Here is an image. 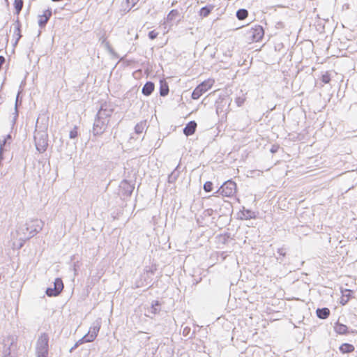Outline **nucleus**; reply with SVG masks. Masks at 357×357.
Returning <instances> with one entry per match:
<instances>
[{"label":"nucleus","mask_w":357,"mask_h":357,"mask_svg":"<svg viewBox=\"0 0 357 357\" xmlns=\"http://www.w3.org/2000/svg\"><path fill=\"white\" fill-rule=\"evenodd\" d=\"M34 142L36 150L39 153H44L48 146L47 125H39L38 120L36 122L34 132Z\"/></svg>","instance_id":"nucleus-1"},{"label":"nucleus","mask_w":357,"mask_h":357,"mask_svg":"<svg viewBox=\"0 0 357 357\" xmlns=\"http://www.w3.org/2000/svg\"><path fill=\"white\" fill-rule=\"evenodd\" d=\"M101 319H98L95 321L93 322L92 325L91 326L89 332L87 334H86L84 337H82L75 344V346H77L78 344L87 343V342H93L96 337H97L99 331L101 327Z\"/></svg>","instance_id":"nucleus-2"},{"label":"nucleus","mask_w":357,"mask_h":357,"mask_svg":"<svg viewBox=\"0 0 357 357\" xmlns=\"http://www.w3.org/2000/svg\"><path fill=\"white\" fill-rule=\"evenodd\" d=\"M29 225L26 223L21 224L17 227V229L15 231V233H12L13 238L18 239L20 243L19 244V248H22L24 243V242L32 238V235L29 231Z\"/></svg>","instance_id":"nucleus-3"},{"label":"nucleus","mask_w":357,"mask_h":357,"mask_svg":"<svg viewBox=\"0 0 357 357\" xmlns=\"http://www.w3.org/2000/svg\"><path fill=\"white\" fill-rule=\"evenodd\" d=\"M49 337L43 333L38 339L36 347V357H47Z\"/></svg>","instance_id":"nucleus-4"},{"label":"nucleus","mask_w":357,"mask_h":357,"mask_svg":"<svg viewBox=\"0 0 357 357\" xmlns=\"http://www.w3.org/2000/svg\"><path fill=\"white\" fill-rule=\"evenodd\" d=\"M214 84V80L211 79H206L199 84L192 91V98L197 100L203 93L210 89Z\"/></svg>","instance_id":"nucleus-5"},{"label":"nucleus","mask_w":357,"mask_h":357,"mask_svg":"<svg viewBox=\"0 0 357 357\" xmlns=\"http://www.w3.org/2000/svg\"><path fill=\"white\" fill-rule=\"evenodd\" d=\"M236 192V184L231 180L225 181L215 193H219L223 197H231Z\"/></svg>","instance_id":"nucleus-6"},{"label":"nucleus","mask_w":357,"mask_h":357,"mask_svg":"<svg viewBox=\"0 0 357 357\" xmlns=\"http://www.w3.org/2000/svg\"><path fill=\"white\" fill-rule=\"evenodd\" d=\"M109 120H105L96 116L95 119L92 132L94 136H100L106 130Z\"/></svg>","instance_id":"nucleus-7"},{"label":"nucleus","mask_w":357,"mask_h":357,"mask_svg":"<svg viewBox=\"0 0 357 357\" xmlns=\"http://www.w3.org/2000/svg\"><path fill=\"white\" fill-rule=\"evenodd\" d=\"M264 33V29L262 26L259 25L251 28L247 32L248 38L252 42H258L259 40H260L262 38Z\"/></svg>","instance_id":"nucleus-8"},{"label":"nucleus","mask_w":357,"mask_h":357,"mask_svg":"<svg viewBox=\"0 0 357 357\" xmlns=\"http://www.w3.org/2000/svg\"><path fill=\"white\" fill-rule=\"evenodd\" d=\"M26 224L29 225V231L32 237L39 233L44 226V222L38 219L29 220Z\"/></svg>","instance_id":"nucleus-9"},{"label":"nucleus","mask_w":357,"mask_h":357,"mask_svg":"<svg viewBox=\"0 0 357 357\" xmlns=\"http://www.w3.org/2000/svg\"><path fill=\"white\" fill-rule=\"evenodd\" d=\"M113 111L114 109L110 104L104 103L101 105L96 116L98 118H102L105 120H109V118L111 116Z\"/></svg>","instance_id":"nucleus-10"},{"label":"nucleus","mask_w":357,"mask_h":357,"mask_svg":"<svg viewBox=\"0 0 357 357\" xmlns=\"http://www.w3.org/2000/svg\"><path fill=\"white\" fill-rule=\"evenodd\" d=\"M120 189L123 195L130 196L133 191L134 187L127 181H123L121 183Z\"/></svg>","instance_id":"nucleus-11"},{"label":"nucleus","mask_w":357,"mask_h":357,"mask_svg":"<svg viewBox=\"0 0 357 357\" xmlns=\"http://www.w3.org/2000/svg\"><path fill=\"white\" fill-rule=\"evenodd\" d=\"M197 128V123L195 121H190L184 128L183 133L186 136L192 135L195 133Z\"/></svg>","instance_id":"nucleus-12"},{"label":"nucleus","mask_w":357,"mask_h":357,"mask_svg":"<svg viewBox=\"0 0 357 357\" xmlns=\"http://www.w3.org/2000/svg\"><path fill=\"white\" fill-rule=\"evenodd\" d=\"M13 37L15 38V41L14 43V45H16L18 43L19 40L22 37V35L20 33V24L18 21H16L15 23L13 24Z\"/></svg>","instance_id":"nucleus-13"},{"label":"nucleus","mask_w":357,"mask_h":357,"mask_svg":"<svg viewBox=\"0 0 357 357\" xmlns=\"http://www.w3.org/2000/svg\"><path fill=\"white\" fill-rule=\"evenodd\" d=\"M154 90V84L151 82H147L143 86L142 92L144 96H150Z\"/></svg>","instance_id":"nucleus-14"},{"label":"nucleus","mask_w":357,"mask_h":357,"mask_svg":"<svg viewBox=\"0 0 357 357\" xmlns=\"http://www.w3.org/2000/svg\"><path fill=\"white\" fill-rule=\"evenodd\" d=\"M227 105V101L225 99H220L215 102V109L218 114L224 112V107Z\"/></svg>","instance_id":"nucleus-15"},{"label":"nucleus","mask_w":357,"mask_h":357,"mask_svg":"<svg viewBox=\"0 0 357 357\" xmlns=\"http://www.w3.org/2000/svg\"><path fill=\"white\" fill-rule=\"evenodd\" d=\"M330 314V310L327 307L317 310V315L320 319H326Z\"/></svg>","instance_id":"nucleus-16"},{"label":"nucleus","mask_w":357,"mask_h":357,"mask_svg":"<svg viewBox=\"0 0 357 357\" xmlns=\"http://www.w3.org/2000/svg\"><path fill=\"white\" fill-rule=\"evenodd\" d=\"M160 304L158 301H154L151 304V306L148 309V313L152 314L153 315L157 314L160 311Z\"/></svg>","instance_id":"nucleus-17"},{"label":"nucleus","mask_w":357,"mask_h":357,"mask_svg":"<svg viewBox=\"0 0 357 357\" xmlns=\"http://www.w3.org/2000/svg\"><path fill=\"white\" fill-rule=\"evenodd\" d=\"M340 350L344 354L350 353L354 350V347L348 343H344L340 347Z\"/></svg>","instance_id":"nucleus-18"},{"label":"nucleus","mask_w":357,"mask_h":357,"mask_svg":"<svg viewBox=\"0 0 357 357\" xmlns=\"http://www.w3.org/2000/svg\"><path fill=\"white\" fill-rule=\"evenodd\" d=\"M54 288H55L56 293L60 294L63 289V283L61 278H56L54 282Z\"/></svg>","instance_id":"nucleus-19"},{"label":"nucleus","mask_w":357,"mask_h":357,"mask_svg":"<svg viewBox=\"0 0 357 357\" xmlns=\"http://www.w3.org/2000/svg\"><path fill=\"white\" fill-rule=\"evenodd\" d=\"M347 326L342 324H336L335 326V331L339 334H345L347 332Z\"/></svg>","instance_id":"nucleus-20"},{"label":"nucleus","mask_w":357,"mask_h":357,"mask_svg":"<svg viewBox=\"0 0 357 357\" xmlns=\"http://www.w3.org/2000/svg\"><path fill=\"white\" fill-rule=\"evenodd\" d=\"M146 127V121H141L135 126V131L137 134H141L144 132Z\"/></svg>","instance_id":"nucleus-21"},{"label":"nucleus","mask_w":357,"mask_h":357,"mask_svg":"<svg viewBox=\"0 0 357 357\" xmlns=\"http://www.w3.org/2000/svg\"><path fill=\"white\" fill-rule=\"evenodd\" d=\"M213 8V6H206L202 7L199 10L200 16L204 17H207L211 13Z\"/></svg>","instance_id":"nucleus-22"},{"label":"nucleus","mask_w":357,"mask_h":357,"mask_svg":"<svg viewBox=\"0 0 357 357\" xmlns=\"http://www.w3.org/2000/svg\"><path fill=\"white\" fill-rule=\"evenodd\" d=\"M169 93V86L166 82H160V94L161 96H165Z\"/></svg>","instance_id":"nucleus-23"},{"label":"nucleus","mask_w":357,"mask_h":357,"mask_svg":"<svg viewBox=\"0 0 357 357\" xmlns=\"http://www.w3.org/2000/svg\"><path fill=\"white\" fill-rule=\"evenodd\" d=\"M248 15V12L246 9H239L236 12V17L239 20H245Z\"/></svg>","instance_id":"nucleus-24"},{"label":"nucleus","mask_w":357,"mask_h":357,"mask_svg":"<svg viewBox=\"0 0 357 357\" xmlns=\"http://www.w3.org/2000/svg\"><path fill=\"white\" fill-rule=\"evenodd\" d=\"M179 15V13L177 10H172L167 17V20L169 21H173Z\"/></svg>","instance_id":"nucleus-25"},{"label":"nucleus","mask_w":357,"mask_h":357,"mask_svg":"<svg viewBox=\"0 0 357 357\" xmlns=\"http://www.w3.org/2000/svg\"><path fill=\"white\" fill-rule=\"evenodd\" d=\"M14 6H15L16 13L17 14L20 13L23 7V1L22 0H15Z\"/></svg>","instance_id":"nucleus-26"},{"label":"nucleus","mask_w":357,"mask_h":357,"mask_svg":"<svg viewBox=\"0 0 357 357\" xmlns=\"http://www.w3.org/2000/svg\"><path fill=\"white\" fill-rule=\"evenodd\" d=\"M178 176V172L174 170L169 176H168V182L174 183Z\"/></svg>","instance_id":"nucleus-27"},{"label":"nucleus","mask_w":357,"mask_h":357,"mask_svg":"<svg viewBox=\"0 0 357 357\" xmlns=\"http://www.w3.org/2000/svg\"><path fill=\"white\" fill-rule=\"evenodd\" d=\"M48 19H49V17H47L46 15L40 16V19L38 20L39 26L40 27L44 26L47 24Z\"/></svg>","instance_id":"nucleus-28"},{"label":"nucleus","mask_w":357,"mask_h":357,"mask_svg":"<svg viewBox=\"0 0 357 357\" xmlns=\"http://www.w3.org/2000/svg\"><path fill=\"white\" fill-rule=\"evenodd\" d=\"M56 289L55 288H52V287H49L46 289V294L48 296H58L59 294V293H56V291H55Z\"/></svg>","instance_id":"nucleus-29"},{"label":"nucleus","mask_w":357,"mask_h":357,"mask_svg":"<svg viewBox=\"0 0 357 357\" xmlns=\"http://www.w3.org/2000/svg\"><path fill=\"white\" fill-rule=\"evenodd\" d=\"M203 188H204V190L206 192H211L213 190V183L211 181H206L204 184V187Z\"/></svg>","instance_id":"nucleus-30"},{"label":"nucleus","mask_w":357,"mask_h":357,"mask_svg":"<svg viewBox=\"0 0 357 357\" xmlns=\"http://www.w3.org/2000/svg\"><path fill=\"white\" fill-rule=\"evenodd\" d=\"M102 43H104L105 48L108 50V52L111 54H115L114 50L112 49V47H111V45H110V44H109V43L108 41H106L105 40H102Z\"/></svg>","instance_id":"nucleus-31"},{"label":"nucleus","mask_w":357,"mask_h":357,"mask_svg":"<svg viewBox=\"0 0 357 357\" xmlns=\"http://www.w3.org/2000/svg\"><path fill=\"white\" fill-rule=\"evenodd\" d=\"M243 215L245 219H250L255 217L254 213L250 210L245 211Z\"/></svg>","instance_id":"nucleus-32"},{"label":"nucleus","mask_w":357,"mask_h":357,"mask_svg":"<svg viewBox=\"0 0 357 357\" xmlns=\"http://www.w3.org/2000/svg\"><path fill=\"white\" fill-rule=\"evenodd\" d=\"M321 81L324 84H328L331 81V77L330 75L328 73H326L324 74L321 77Z\"/></svg>","instance_id":"nucleus-33"},{"label":"nucleus","mask_w":357,"mask_h":357,"mask_svg":"<svg viewBox=\"0 0 357 357\" xmlns=\"http://www.w3.org/2000/svg\"><path fill=\"white\" fill-rule=\"evenodd\" d=\"M77 128L75 126L74 128L70 131L69 137L70 139H75L77 136Z\"/></svg>","instance_id":"nucleus-34"},{"label":"nucleus","mask_w":357,"mask_h":357,"mask_svg":"<svg viewBox=\"0 0 357 357\" xmlns=\"http://www.w3.org/2000/svg\"><path fill=\"white\" fill-rule=\"evenodd\" d=\"M139 1V0H126V3L128 4L129 10L133 8L138 3Z\"/></svg>","instance_id":"nucleus-35"},{"label":"nucleus","mask_w":357,"mask_h":357,"mask_svg":"<svg viewBox=\"0 0 357 357\" xmlns=\"http://www.w3.org/2000/svg\"><path fill=\"white\" fill-rule=\"evenodd\" d=\"M6 139H3V141H0V160L2 158V153L4 149V146L6 144Z\"/></svg>","instance_id":"nucleus-36"},{"label":"nucleus","mask_w":357,"mask_h":357,"mask_svg":"<svg viewBox=\"0 0 357 357\" xmlns=\"http://www.w3.org/2000/svg\"><path fill=\"white\" fill-rule=\"evenodd\" d=\"M158 35V32H156L155 31H151L149 33V38L151 40H154L155 38H157Z\"/></svg>","instance_id":"nucleus-37"},{"label":"nucleus","mask_w":357,"mask_h":357,"mask_svg":"<svg viewBox=\"0 0 357 357\" xmlns=\"http://www.w3.org/2000/svg\"><path fill=\"white\" fill-rule=\"evenodd\" d=\"M245 102V98L242 97H238L236 98V103L238 107L241 106Z\"/></svg>","instance_id":"nucleus-38"},{"label":"nucleus","mask_w":357,"mask_h":357,"mask_svg":"<svg viewBox=\"0 0 357 357\" xmlns=\"http://www.w3.org/2000/svg\"><path fill=\"white\" fill-rule=\"evenodd\" d=\"M278 253L282 256V257H284L286 255V252H285V249L283 248H279L278 250Z\"/></svg>","instance_id":"nucleus-39"},{"label":"nucleus","mask_w":357,"mask_h":357,"mask_svg":"<svg viewBox=\"0 0 357 357\" xmlns=\"http://www.w3.org/2000/svg\"><path fill=\"white\" fill-rule=\"evenodd\" d=\"M10 341V344H13L14 342V337H8L6 340H4V347H6V342H8Z\"/></svg>","instance_id":"nucleus-40"},{"label":"nucleus","mask_w":357,"mask_h":357,"mask_svg":"<svg viewBox=\"0 0 357 357\" xmlns=\"http://www.w3.org/2000/svg\"><path fill=\"white\" fill-rule=\"evenodd\" d=\"M10 346L6 348V349H4V353L9 355L10 354Z\"/></svg>","instance_id":"nucleus-41"},{"label":"nucleus","mask_w":357,"mask_h":357,"mask_svg":"<svg viewBox=\"0 0 357 357\" xmlns=\"http://www.w3.org/2000/svg\"><path fill=\"white\" fill-rule=\"evenodd\" d=\"M4 139H6V142H8V140H9V141L11 140L10 135H8Z\"/></svg>","instance_id":"nucleus-42"},{"label":"nucleus","mask_w":357,"mask_h":357,"mask_svg":"<svg viewBox=\"0 0 357 357\" xmlns=\"http://www.w3.org/2000/svg\"><path fill=\"white\" fill-rule=\"evenodd\" d=\"M277 259H278V260H279V261H280V262H282V259H280V258H277Z\"/></svg>","instance_id":"nucleus-43"},{"label":"nucleus","mask_w":357,"mask_h":357,"mask_svg":"<svg viewBox=\"0 0 357 357\" xmlns=\"http://www.w3.org/2000/svg\"><path fill=\"white\" fill-rule=\"evenodd\" d=\"M271 151H272V152H275V149H271Z\"/></svg>","instance_id":"nucleus-44"},{"label":"nucleus","mask_w":357,"mask_h":357,"mask_svg":"<svg viewBox=\"0 0 357 357\" xmlns=\"http://www.w3.org/2000/svg\"><path fill=\"white\" fill-rule=\"evenodd\" d=\"M5 357H6V356H5Z\"/></svg>","instance_id":"nucleus-45"}]
</instances>
